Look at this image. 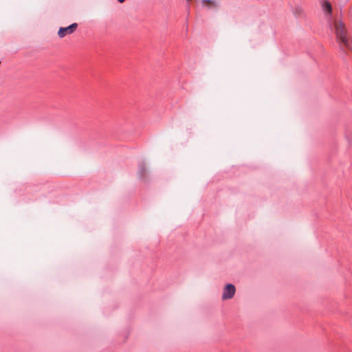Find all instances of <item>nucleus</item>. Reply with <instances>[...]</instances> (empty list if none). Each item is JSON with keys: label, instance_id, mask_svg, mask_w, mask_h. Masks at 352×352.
I'll return each instance as SVG.
<instances>
[{"label": "nucleus", "instance_id": "f257e3e1", "mask_svg": "<svg viewBox=\"0 0 352 352\" xmlns=\"http://www.w3.org/2000/svg\"><path fill=\"white\" fill-rule=\"evenodd\" d=\"M335 33L336 39L341 48H349V39L347 36V32L344 23L341 21L334 23Z\"/></svg>", "mask_w": 352, "mask_h": 352}, {"label": "nucleus", "instance_id": "f03ea898", "mask_svg": "<svg viewBox=\"0 0 352 352\" xmlns=\"http://www.w3.org/2000/svg\"><path fill=\"white\" fill-rule=\"evenodd\" d=\"M78 24L76 23H74L72 25H69L66 28H60L58 32V35L60 38L65 37L67 34H72L77 28Z\"/></svg>", "mask_w": 352, "mask_h": 352}, {"label": "nucleus", "instance_id": "7ed1b4c3", "mask_svg": "<svg viewBox=\"0 0 352 352\" xmlns=\"http://www.w3.org/2000/svg\"><path fill=\"white\" fill-rule=\"evenodd\" d=\"M236 292V289L234 285L232 284H227L223 289L222 299L223 300H228L232 298Z\"/></svg>", "mask_w": 352, "mask_h": 352}, {"label": "nucleus", "instance_id": "20e7f679", "mask_svg": "<svg viewBox=\"0 0 352 352\" xmlns=\"http://www.w3.org/2000/svg\"><path fill=\"white\" fill-rule=\"evenodd\" d=\"M321 7H322V11H323L324 15L327 18L328 21H330L331 19V15H332V11H333V8H332V6H331V3L326 0L322 1H321Z\"/></svg>", "mask_w": 352, "mask_h": 352}, {"label": "nucleus", "instance_id": "39448f33", "mask_svg": "<svg viewBox=\"0 0 352 352\" xmlns=\"http://www.w3.org/2000/svg\"><path fill=\"white\" fill-rule=\"evenodd\" d=\"M202 2L203 3H205V2H206V3H212L210 0H202Z\"/></svg>", "mask_w": 352, "mask_h": 352}, {"label": "nucleus", "instance_id": "423d86ee", "mask_svg": "<svg viewBox=\"0 0 352 352\" xmlns=\"http://www.w3.org/2000/svg\"><path fill=\"white\" fill-rule=\"evenodd\" d=\"M120 3L124 2L125 0H118Z\"/></svg>", "mask_w": 352, "mask_h": 352}, {"label": "nucleus", "instance_id": "0eeeda50", "mask_svg": "<svg viewBox=\"0 0 352 352\" xmlns=\"http://www.w3.org/2000/svg\"><path fill=\"white\" fill-rule=\"evenodd\" d=\"M141 170H142V171L144 170V167H142V168H141Z\"/></svg>", "mask_w": 352, "mask_h": 352}, {"label": "nucleus", "instance_id": "6e6552de", "mask_svg": "<svg viewBox=\"0 0 352 352\" xmlns=\"http://www.w3.org/2000/svg\"><path fill=\"white\" fill-rule=\"evenodd\" d=\"M188 3H189L191 0H186Z\"/></svg>", "mask_w": 352, "mask_h": 352}]
</instances>
